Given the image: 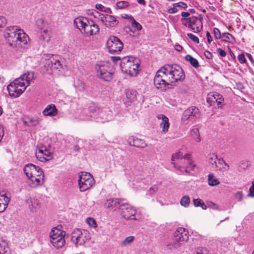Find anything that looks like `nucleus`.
<instances>
[{"label": "nucleus", "mask_w": 254, "mask_h": 254, "mask_svg": "<svg viewBox=\"0 0 254 254\" xmlns=\"http://www.w3.org/2000/svg\"><path fill=\"white\" fill-rule=\"evenodd\" d=\"M185 78L184 70L180 65L176 64H166L156 72L154 78V84L157 89L165 91L167 86L179 81H182Z\"/></svg>", "instance_id": "f257e3e1"}, {"label": "nucleus", "mask_w": 254, "mask_h": 254, "mask_svg": "<svg viewBox=\"0 0 254 254\" xmlns=\"http://www.w3.org/2000/svg\"><path fill=\"white\" fill-rule=\"evenodd\" d=\"M171 160L174 167L182 173L186 172L192 175L191 171H198V168L192 160L190 154H184L181 151H179L172 155Z\"/></svg>", "instance_id": "f03ea898"}, {"label": "nucleus", "mask_w": 254, "mask_h": 254, "mask_svg": "<svg viewBox=\"0 0 254 254\" xmlns=\"http://www.w3.org/2000/svg\"><path fill=\"white\" fill-rule=\"evenodd\" d=\"M82 113L83 114H86L85 117H83V120H88L93 117L96 119L98 122L104 123L113 119V113L108 108L100 109L94 104L90 105L88 109H83Z\"/></svg>", "instance_id": "7ed1b4c3"}, {"label": "nucleus", "mask_w": 254, "mask_h": 254, "mask_svg": "<svg viewBox=\"0 0 254 254\" xmlns=\"http://www.w3.org/2000/svg\"><path fill=\"white\" fill-rule=\"evenodd\" d=\"M112 59L115 63L121 61L120 67L123 72L131 77L137 75L139 64L134 58L127 56L121 59L120 57H112Z\"/></svg>", "instance_id": "20e7f679"}, {"label": "nucleus", "mask_w": 254, "mask_h": 254, "mask_svg": "<svg viewBox=\"0 0 254 254\" xmlns=\"http://www.w3.org/2000/svg\"><path fill=\"white\" fill-rule=\"evenodd\" d=\"M80 33L86 37L96 35L99 31V26L85 17L80 16Z\"/></svg>", "instance_id": "39448f33"}, {"label": "nucleus", "mask_w": 254, "mask_h": 254, "mask_svg": "<svg viewBox=\"0 0 254 254\" xmlns=\"http://www.w3.org/2000/svg\"><path fill=\"white\" fill-rule=\"evenodd\" d=\"M5 38L11 47H16L17 45L21 46L22 44L25 45L29 40L28 36L23 30H19L18 32L11 33L9 35L7 36Z\"/></svg>", "instance_id": "423d86ee"}, {"label": "nucleus", "mask_w": 254, "mask_h": 254, "mask_svg": "<svg viewBox=\"0 0 254 254\" xmlns=\"http://www.w3.org/2000/svg\"><path fill=\"white\" fill-rule=\"evenodd\" d=\"M97 76L105 81H109L113 78V69L107 63H100L96 64Z\"/></svg>", "instance_id": "0eeeda50"}, {"label": "nucleus", "mask_w": 254, "mask_h": 254, "mask_svg": "<svg viewBox=\"0 0 254 254\" xmlns=\"http://www.w3.org/2000/svg\"><path fill=\"white\" fill-rule=\"evenodd\" d=\"M202 17L192 16L190 18H182L181 21L184 25L190 28L193 32H199L202 29Z\"/></svg>", "instance_id": "6e6552de"}, {"label": "nucleus", "mask_w": 254, "mask_h": 254, "mask_svg": "<svg viewBox=\"0 0 254 254\" xmlns=\"http://www.w3.org/2000/svg\"><path fill=\"white\" fill-rule=\"evenodd\" d=\"M26 88V86L24 82H21L17 78L11 82L7 87L9 95L13 97H19Z\"/></svg>", "instance_id": "1a4fd4ad"}, {"label": "nucleus", "mask_w": 254, "mask_h": 254, "mask_svg": "<svg viewBox=\"0 0 254 254\" xmlns=\"http://www.w3.org/2000/svg\"><path fill=\"white\" fill-rule=\"evenodd\" d=\"M107 47L110 53H118L123 49V44L118 37L112 36L108 40Z\"/></svg>", "instance_id": "9d476101"}, {"label": "nucleus", "mask_w": 254, "mask_h": 254, "mask_svg": "<svg viewBox=\"0 0 254 254\" xmlns=\"http://www.w3.org/2000/svg\"><path fill=\"white\" fill-rule=\"evenodd\" d=\"M109 13L102 14L97 12V15H95V17L98 18L102 23L107 27H113L117 25L119 23L117 18L113 15L109 14Z\"/></svg>", "instance_id": "9b49d317"}, {"label": "nucleus", "mask_w": 254, "mask_h": 254, "mask_svg": "<svg viewBox=\"0 0 254 254\" xmlns=\"http://www.w3.org/2000/svg\"><path fill=\"white\" fill-rule=\"evenodd\" d=\"M121 214L126 219L136 220L134 216L136 210L128 203L122 204L119 207Z\"/></svg>", "instance_id": "f8f14e48"}, {"label": "nucleus", "mask_w": 254, "mask_h": 254, "mask_svg": "<svg viewBox=\"0 0 254 254\" xmlns=\"http://www.w3.org/2000/svg\"><path fill=\"white\" fill-rule=\"evenodd\" d=\"M93 183L94 179L90 173L80 172V191L89 189L92 186Z\"/></svg>", "instance_id": "ddd939ff"}, {"label": "nucleus", "mask_w": 254, "mask_h": 254, "mask_svg": "<svg viewBox=\"0 0 254 254\" xmlns=\"http://www.w3.org/2000/svg\"><path fill=\"white\" fill-rule=\"evenodd\" d=\"M44 56L46 61L45 64L48 68L58 69L59 71L62 68V64L59 60L58 55L48 54Z\"/></svg>", "instance_id": "4468645a"}, {"label": "nucleus", "mask_w": 254, "mask_h": 254, "mask_svg": "<svg viewBox=\"0 0 254 254\" xmlns=\"http://www.w3.org/2000/svg\"><path fill=\"white\" fill-rule=\"evenodd\" d=\"M23 172L27 179L35 175L37 177L43 175V171L39 166L32 163L25 165L23 168Z\"/></svg>", "instance_id": "2eb2a0df"}, {"label": "nucleus", "mask_w": 254, "mask_h": 254, "mask_svg": "<svg viewBox=\"0 0 254 254\" xmlns=\"http://www.w3.org/2000/svg\"><path fill=\"white\" fill-rule=\"evenodd\" d=\"M200 116V113L199 109L195 106H191L184 112L182 117V120L185 122L190 119L192 121L196 119H198Z\"/></svg>", "instance_id": "dca6fc26"}, {"label": "nucleus", "mask_w": 254, "mask_h": 254, "mask_svg": "<svg viewBox=\"0 0 254 254\" xmlns=\"http://www.w3.org/2000/svg\"><path fill=\"white\" fill-rule=\"evenodd\" d=\"M174 245L178 246L180 242L187 241L189 238V232L185 228L182 227L178 228L174 233Z\"/></svg>", "instance_id": "f3484780"}, {"label": "nucleus", "mask_w": 254, "mask_h": 254, "mask_svg": "<svg viewBox=\"0 0 254 254\" xmlns=\"http://www.w3.org/2000/svg\"><path fill=\"white\" fill-rule=\"evenodd\" d=\"M127 142L130 145L139 148H144L147 146L145 140L134 135L129 136Z\"/></svg>", "instance_id": "a211bd4d"}, {"label": "nucleus", "mask_w": 254, "mask_h": 254, "mask_svg": "<svg viewBox=\"0 0 254 254\" xmlns=\"http://www.w3.org/2000/svg\"><path fill=\"white\" fill-rule=\"evenodd\" d=\"M44 176V174L38 177L34 175L31 177L28 178L29 181V186L32 188H35L41 185V182L43 181Z\"/></svg>", "instance_id": "6ab92c4d"}, {"label": "nucleus", "mask_w": 254, "mask_h": 254, "mask_svg": "<svg viewBox=\"0 0 254 254\" xmlns=\"http://www.w3.org/2000/svg\"><path fill=\"white\" fill-rule=\"evenodd\" d=\"M207 101L210 102L211 103H216L218 107H221L222 104L224 101V98L221 94L218 93H214L207 98Z\"/></svg>", "instance_id": "aec40b11"}, {"label": "nucleus", "mask_w": 254, "mask_h": 254, "mask_svg": "<svg viewBox=\"0 0 254 254\" xmlns=\"http://www.w3.org/2000/svg\"><path fill=\"white\" fill-rule=\"evenodd\" d=\"M157 118L158 120H161L160 126L162 128V131L164 132H167L170 126L169 119L164 115H158Z\"/></svg>", "instance_id": "412c9836"}, {"label": "nucleus", "mask_w": 254, "mask_h": 254, "mask_svg": "<svg viewBox=\"0 0 254 254\" xmlns=\"http://www.w3.org/2000/svg\"><path fill=\"white\" fill-rule=\"evenodd\" d=\"M58 110L53 104L48 105L43 111V114L45 116L53 117L56 116Z\"/></svg>", "instance_id": "4be33fe9"}, {"label": "nucleus", "mask_w": 254, "mask_h": 254, "mask_svg": "<svg viewBox=\"0 0 254 254\" xmlns=\"http://www.w3.org/2000/svg\"><path fill=\"white\" fill-rule=\"evenodd\" d=\"M18 79L21 82H24L26 87L30 84V82L34 79V72L32 71H27L23 74Z\"/></svg>", "instance_id": "5701e85b"}, {"label": "nucleus", "mask_w": 254, "mask_h": 254, "mask_svg": "<svg viewBox=\"0 0 254 254\" xmlns=\"http://www.w3.org/2000/svg\"><path fill=\"white\" fill-rule=\"evenodd\" d=\"M50 241L53 246L57 248H62L65 244L64 236H59V238L52 237Z\"/></svg>", "instance_id": "b1692460"}, {"label": "nucleus", "mask_w": 254, "mask_h": 254, "mask_svg": "<svg viewBox=\"0 0 254 254\" xmlns=\"http://www.w3.org/2000/svg\"><path fill=\"white\" fill-rule=\"evenodd\" d=\"M0 254H11L7 242L0 239Z\"/></svg>", "instance_id": "393cba45"}, {"label": "nucleus", "mask_w": 254, "mask_h": 254, "mask_svg": "<svg viewBox=\"0 0 254 254\" xmlns=\"http://www.w3.org/2000/svg\"><path fill=\"white\" fill-rule=\"evenodd\" d=\"M59 226H58L57 227L53 228L50 234V238L52 239V237H56V238H59V236H64L65 235V232L64 231H62L60 229V228H59Z\"/></svg>", "instance_id": "a878e982"}, {"label": "nucleus", "mask_w": 254, "mask_h": 254, "mask_svg": "<svg viewBox=\"0 0 254 254\" xmlns=\"http://www.w3.org/2000/svg\"><path fill=\"white\" fill-rule=\"evenodd\" d=\"M222 40L224 42H229L233 44L235 42L236 40L234 37L228 32H224L222 34Z\"/></svg>", "instance_id": "bb28decb"}, {"label": "nucleus", "mask_w": 254, "mask_h": 254, "mask_svg": "<svg viewBox=\"0 0 254 254\" xmlns=\"http://www.w3.org/2000/svg\"><path fill=\"white\" fill-rule=\"evenodd\" d=\"M190 135L195 138V140L199 142L200 141V136L199 134V129L197 126H193L190 131Z\"/></svg>", "instance_id": "cd10ccee"}, {"label": "nucleus", "mask_w": 254, "mask_h": 254, "mask_svg": "<svg viewBox=\"0 0 254 254\" xmlns=\"http://www.w3.org/2000/svg\"><path fill=\"white\" fill-rule=\"evenodd\" d=\"M121 200L119 198L109 199L107 200L106 205L108 208H114L121 205Z\"/></svg>", "instance_id": "c85d7f7f"}, {"label": "nucleus", "mask_w": 254, "mask_h": 254, "mask_svg": "<svg viewBox=\"0 0 254 254\" xmlns=\"http://www.w3.org/2000/svg\"><path fill=\"white\" fill-rule=\"evenodd\" d=\"M214 168L218 169H221L223 168L225 170H227L229 169V166L223 159H218L216 164H215Z\"/></svg>", "instance_id": "c756f323"}, {"label": "nucleus", "mask_w": 254, "mask_h": 254, "mask_svg": "<svg viewBox=\"0 0 254 254\" xmlns=\"http://www.w3.org/2000/svg\"><path fill=\"white\" fill-rule=\"evenodd\" d=\"M39 38L40 40L46 42L49 41L50 40L49 31L47 29L41 31L39 35Z\"/></svg>", "instance_id": "7c9ffc66"}, {"label": "nucleus", "mask_w": 254, "mask_h": 254, "mask_svg": "<svg viewBox=\"0 0 254 254\" xmlns=\"http://www.w3.org/2000/svg\"><path fill=\"white\" fill-rule=\"evenodd\" d=\"M186 59L187 61L190 62V64L194 68L199 67V64L198 61L190 55H187L186 57Z\"/></svg>", "instance_id": "2f4dec72"}, {"label": "nucleus", "mask_w": 254, "mask_h": 254, "mask_svg": "<svg viewBox=\"0 0 254 254\" xmlns=\"http://www.w3.org/2000/svg\"><path fill=\"white\" fill-rule=\"evenodd\" d=\"M95 8L97 10L106 13H112V11L109 7L104 6L103 5L100 3H97L95 6Z\"/></svg>", "instance_id": "473e14b6"}, {"label": "nucleus", "mask_w": 254, "mask_h": 254, "mask_svg": "<svg viewBox=\"0 0 254 254\" xmlns=\"http://www.w3.org/2000/svg\"><path fill=\"white\" fill-rule=\"evenodd\" d=\"M208 184L210 186H214L218 185L219 181L213 174H210L208 175Z\"/></svg>", "instance_id": "72a5a7b5"}, {"label": "nucleus", "mask_w": 254, "mask_h": 254, "mask_svg": "<svg viewBox=\"0 0 254 254\" xmlns=\"http://www.w3.org/2000/svg\"><path fill=\"white\" fill-rule=\"evenodd\" d=\"M19 30H21V29L18 28L16 26H9L6 28L4 37H6L8 35H9L11 33H14L15 32H18Z\"/></svg>", "instance_id": "f704fd0d"}, {"label": "nucleus", "mask_w": 254, "mask_h": 254, "mask_svg": "<svg viewBox=\"0 0 254 254\" xmlns=\"http://www.w3.org/2000/svg\"><path fill=\"white\" fill-rule=\"evenodd\" d=\"M10 199L6 195V193H0V203H2L7 208Z\"/></svg>", "instance_id": "c9c22d12"}, {"label": "nucleus", "mask_w": 254, "mask_h": 254, "mask_svg": "<svg viewBox=\"0 0 254 254\" xmlns=\"http://www.w3.org/2000/svg\"><path fill=\"white\" fill-rule=\"evenodd\" d=\"M217 160V156L215 154H210L208 156V161L213 168H215V164H216Z\"/></svg>", "instance_id": "e433bc0d"}, {"label": "nucleus", "mask_w": 254, "mask_h": 254, "mask_svg": "<svg viewBox=\"0 0 254 254\" xmlns=\"http://www.w3.org/2000/svg\"><path fill=\"white\" fill-rule=\"evenodd\" d=\"M190 202V198L188 195H185L181 199L180 203L184 207H188Z\"/></svg>", "instance_id": "4c0bfd02"}, {"label": "nucleus", "mask_w": 254, "mask_h": 254, "mask_svg": "<svg viewBox=\"0 0 254 254\" xmlns=\"http://www.w3.org/2000/svg\"><path fill=\"white\" fill-rule=\"evenodd\" d=\"M193 203L195 207L201 206L203 209H206V206L200 199H194L193 200Z\"/></svg>", "instance_id": "58836bf2"}, {"label": "nucleus", "mask_w": 254, "mask_h": 254, "mask_svg": "<svg viewBox=\"0 0 254 254\" xmlns=\"http://www.w3.org/2000/svg\"><path fill=\"white\" fill-rule=\"evenodd\" d=\"M116 6L119 9H125L129 6V3L127 1H120L116 3Z\"/></svg>", "instance_id": "ea45409f"}, {"label": "nucleus", "mask_w": 254, "mask_h": 254, "mask_svg": "<svg viewBox=\"0 0 254 254\" xmlns=\"http://www.w3.org/2000/svg\"><path fill=\"white\" fill-rule=\"evenodd\" d=\"M86 222L87 224L91 227L94 228L97 226L95 219L93 218L89 217L87 218Z\"/></svg>", "instance_id": "a19ab883"}, {"label": "nucleus", "mask_w": 254, "mask_h": 254, "mask_svg": "<svg viewBox=\"0 0 254 254\" xmlns=\"http://www.w3.org/2000/svg\"><path fill=\"white\" fill-rule=\"evenodd\" d=\"M131 27L135 30H140L142 28L141 25L137 21H136L133 18L131 22Z\"/></svg>", "instance_id": "79ce46f5"}, {"label": "nucleus", "mask_w": 254, "mask_h": 254, "mask_svg": "<svg viewBox=\"0 0 254 254\" xmlns=\"http://www.w3.org/2000/svg\"><path fill=\"white\" fill-rule=\"evenodd\" d=\"M134 240L133 236H129L126 238L122 242V245L124 246H127L131 243Z\"/></svg>", "instance_id": "37998d69"}, {"label": "nucleus", "mask_w": 254, "mask_h": 254, "mask_svg": "<svg viewBox=\"0 0 254 254\" xmlns=\"http://www.w3.org/2000/svg\"><path fill=\"white\" fill-rule=\"evenodd\" d=\"M79 238V235L75 236L74 232L72 233L71 240L72 242L75 244L76 247H78V241Z\"/></svg>", "instance_id": "c03bdc74"}, {"label": "nucleus", "mask_w": 254, "mask_h": 254, "mask_svg": "<svg viewBox=\"0 0 254 254\" xmlns=\"http://www.w3.org/2000/svg\"><path fill=\"white\" fill-rule=\"evenodd\" d=\"M213 34L215 38L216 39H219L222 37V34H221L220 30L217 28H213Z\"/></svg>", "instance_id": "a18cd8bd"}, {"label": "nucleus", "mask_w": 254, "mask_h": 254, "mask_svg": "<svg viewBox=\"0 0 254 254\" xmlns=\"http://www.w3.org/2000/svg\"><path fill=\"white\" fill-rule=\"evenodd\" d=\"M187 36L195 43H199V39L197 37L191 33H188Z\"/></svg>", "instance_id": "49530a36"}, {"label": "nucleus", "mask_w": 254, "mask_h": 254, "mask_svg": "<svg viewBox=\"0 0 254 254\" xmlns=\"http://www.w3.org/2000/svg\"><path fill=\"white\" fill-rule=\"evenodd\" d=\"M238 60L241 64L246 63V59L243 54H241L238 55Z\"/></svg>", "instance_id": "de8ad7c7"}, {"label": "nucleus", "mask_w": 254, "mask_h": 254, "mask_svg": "<svg viewBox=\"0 0 254 254\" xmlns=\"http://www.w3.org/2000/svg\"><path fill=\"white\" fill-rule=\"evenodd\" d=\"M6 22L7 20L4 17L2 16H0V28L5 26Z\"/></svg>", "instance_id": "09e8293b"}, {"label": "nucleus", "mask_w": 254, "mask_h": 254, "mask_svg": "<svg viewBox=\"0 0 254 254\" xmlns=\"http://www.w3.org/2000/svg\"><path fill=\"white\" fill-rule=\"evenodd\" d=\"M44 23V20L43 18H39L36 21V24L37 26L40 29H42L41 27L43 26Z\"/></svg>", "instance_id": "8fccbe9b"}, {"label": "nucleus", "mask_w": 254, "mask_h": 254, "mask_svg": "<svg viewBox=\"0 0 254 254\" xmlns=\"http://www.w3.org/2000/svg\"><path fill=\"white\" fill-rule=\"evenodd\" d=\"M217 52L222 57H224L226 55V53L225 52L224 50L222 49L221 48H218L217 49Z\"/></svg>", "instance_id": "3c124183"}, {"label": "nucleus", "mask_w": 254, "mask_h": 254, "mask_svg": "<svg viewBox=\"0 0 254 254\" xmlns=\"http://www.w3.org/2000/svg\"><path fill=\"white\" fill-rule=\"evenodd\" d=\"M204 55L205 57L208 59H212L213 55L212 53L208 51H206L204 52Z\"/></svg>", "instance_id": "603ef678"}, {"label": "nucleus", "mask_w": 254, "mask_h": 254, "mask_svg": "<svg viewBox=\"0 0 254 254\" xmlns=\"http://www.w3.org/2000/svg\"><path fill=\"white\" fill-rule=\"evenodd\" d=\"M157 190V188L156 187H153L151 188L148 190V193L150 195L152 194L155 191H156Z\"/></svg>", "instance_id": "864d4df0"}, {"label": "nucleus", "mask_w": 254, "mask_h": 254, "mask_svg": "<svg viewBox=\"0 0 254 254\" xmlns=\"http://www.w3.org/2000/svg\"><path fill=\"white\" fill-rule=\"evenodd\" d=\"M80 235H82L83 233H85V234L86 235V240H88L90 238L89 233L86 230L83 229L82 231L80 230Z\"/></svg>", "instance_id": "5fc2aeb1"}, {"label": "nucleus", "mask_w": 254, "mask_h": 254, "mask_svg": "<svg viewBox=\"0 0 254 254\" xmlns=\"http://www.w3.org/2000/svg\"><path fill=\"white\" fill-rule=\"evenodd\" d=\"M44 151L47 152L46 147L45 146H42L41 148H39L38 153H40L41 155H43Z\"/></svg>", "instance_id": "6e6d98bb"}, {"label": "nucleus", "mask_w": 254, "mask_h": 254, "mask_svg": "<svg viewBox=\"0 0 254 254\" xmlns=\"http://www.w3.org/2000/svg\"><path fill=\"white\" fill-rule=\"evenodd\" d=\"M250 193L248 194L249 196L254 197V187L252 186L250 187L249 189Z\"/></svg>", "instance_id": "4d7b16f0"}, {"label": "nucleus", "mask_w": 254, "mask_h": 254, "mask_svg": "<svg viewBox=\"0 0 254 254\" xmlns=\"http://www.w3.org/2000/svg\"><path fill=\"white\" fill-rule=\"evenodd\" d=\"M206 37L207 42L209 44H210L212 41V38L208 31L206 32Z\"/></svg>", "instance_id": "13d9d810"}, {"label": "nucleus", "mask_w": 254, "mask_h": 254, "mask_svg": "<svg viewBox=\"0 0 254 254\" xmlns=\"http://www.w3.org/2000/svg\"><path fill=\"white\" fill-rule=\"evenodd\" d=\"M177 11H178V9L175 7L169 8L168 10V13H171V14L175 13Z\"/></svg>", "instance_id": "bf43d9fd"}, {"label": "nucleus", "mask_w": 254, "mask_h": 254, "mask_svg": "<svg viewBox=\"0 0 254 254\" xmlns=\"http://www.w3.org/2000/svg\"><path fill=\"white\" fill-rule=\"evenodd\" d=\"M178 6L181 7L183 8H186L188 7L187 4L183 2H180L178 3Z\"/></svg>", "instance_id": "052dcab7"}, {"label": "nucleus", "mask_w": 254, "mask_h": 254, "mask_svg": "<svg viewBox=\"0 0 254 254\" xmlns=\"http://www.w3.org/2000/svg\"><path fill=\"white\" fill-rule=\"evenodd\" d=\"M203 249L202 248H197L196 249V254H204L203 252Z\"/></svg>", "instance_id": "680f3d73"}, {"label": "nucleus", "mask_w": 254, "mask_h": 254, "mask_svg": "<svg viewBox=\"0 0 254 254\" xmlns=\"http://www.w3.org/2000/svg\"><path fill=\"white\" fill-rule=\"evenodd\" d=\"M36 156H37V158L41 162H44V161H47L48 159H47L45 157H41V156H39V155H36Z\"/></svg>", "instance_id": "e2e57ef3"}, {"label": "nucleus", "mask_w": 254, "mask_h": 254, "mask_svg": "<svg viewBox=\"0 0 254 254\" xmlns=\"http://www.w3.org/2000/svg\"><path fill=\"white\" fill-rule=\"evenodd\" d=\"M246 55L249 60L252 62V63L254 64V60H253L252 55L250 53H247Z\"/></svg>", "instance_id": "0e129e2a"}, {"label": "nucleus", "mask_w": 254, "mask_h": 254, "mask_svg": "<svg viewBox=\"0 0 254 254\" xmlns=\"http://www.w3.org/2000/svg\"><path fill=\"white\" fill-rule=\"evenodd\" d=\"M6 207L4 205H3L2 203H0V213L3 212L5 209Z\"/></svg>", "instance_id": "69168bd1"}, {"label": "nucleus", "mask_w": 254, "mask_h": 254, "mask_svg": "<svg viewBox=\"0 0 254 254\" xmlns=\"http://www.w3.org/2000/svg\"><path fill=\"white\" fill-rule=\"evenodd\" d=\"M181 15L184 17V18H186V17H189L190 15V13H189L188 12H185V11H183L181 13Z\"/></svg>", "instance_id": "338daca9"}, {"label": "nucleus", "mask_w": 254, "mask_h": 254, "mask_svg": "<svg viewBox=\"0 0 254 254\" xmlns=\"http://www.w3.org/2000/svg\"><path fill=\"white\" fill-rule=\"evenodd\" d=\"M78 17L75 18L74 20V22H73V24H74V25L75 26V27L79 29V27L78 25Z\"/></svg>", "instance_id": "774afa93"}]
</instances>
